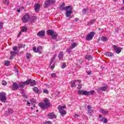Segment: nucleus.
Returning a JSON list of instances; mask_svg holds the SVG:
<instances>
[{"instance_id": "69168bd1", "label": "nucleus", "mask_w": 124, "mask_h": 124, "mask_svg": "<svg viewBox=\"0 0 124 124\" xmlns=\"http://www.w3.org/2000/svg\"><path fill=\"white\" fill-rule=\"evenodd\" d=\"M27 104H28V105L31 104V103H30V102H27Z\"/></svg>"}, {"instance_id": "37998d69", "label": "nucleus", "mask_w": 124, "mask_h": 124, "mask_svg": "<svg viewBox=\"0 0 124 124\" xmlns=\"http://www.w3.org/2000/svg\"><path fill=\"white\" fill-rule=\"evenodd\" d=\"M2 84L3 86H6V85H7V82H6L5 80H3L2 81Z\"/></svg>"}, {"instance_id": "a211bd4d", "label": "nucleus", "mask_w": 124, "mask_h": 124, "mask_svg": "<svg viewBox=\"0 0 124 124\" xmlns=\"http://www.w3.org/2000/svg\"><path fill=\"white\" fill-rule=\"evenodd\" d=\"M25 86H27V84H26V81L20 82L18 85V87L20 89H24Z\"/></svg>"}, {"instance_id": "5fc2aeb1", "label": "nucleus", "mask_w": 124, "mask_h": 124, "mask_svg": "<svg viewBox=\"0 0 124 124\" xmlns=\"http://www.w3.org/2000/svg\"><path fill=\"white\" fill-rule=\"evenodd\" d=\"M21 34H22V32L21 31L19 32L17 35V37H19V36H21Z\"/></svg>"}, {"instance_id": "13d9d810", "label": "nucleus", "mask_w": 124, "mask_h": 124, "mask_svg": "<svg viewBox=\"0 0 124 124\" xmlns=\"http://www.w3.org/2000/svg\"><path fill=\"white\" fill-rule=\"evenodd\" d=\"M79 20V18H76L75 19V21H76V22H78V20Z\"/></svg>"}, {"instance_id": "f03ea898", "label": "nucleus", "mask_w": 124, "mask_h": 124, "mask_svg": "<svg viewBox=\"0 0 124 124\" xmlns=\"http://www.w3.org/2000/svg\"><path fill=\"white\" fill-rule=\"evenodd\" d=\"M78 93L79 95H86V96H89V95H92L94 93V91L92 90L91 91H87L83 90H78Z\"/></svg>"}, {"instance_id": "c85d7f7f", "label": "nucleus", "mask_w": 124, "mask_h": 124, "mask_svg": "<svg viewBox=\"0 0 124 124\" xmlns=\"http://www.w3.org/2000/svg\"><path fill=\"white\" fill-rule=\"evenodd\" d=\"M33 92H34L35 93H39V90H38V88L37 87H34V88H33Z\"/></svg>"}, {"instance_id": "aec40b11", "label": "nucleus", "mask_w": 124, "mask_h": 124, "mask_svg": "<svg viewBox=\"0 0 124 124\" xmlns=\"http://www.w3.org/2000/svg\"><path fill=\"white\" fill-rule=\"evenodd\" d=\"M72 13V10L70 9L69 11H66L65 12V16L67 17H70V15Z\"/></svg>"}, {"instance_id": "20e7f679", "label": "nucleus", "mask_w": 124, "mask_h": 124, "mask_svg": "<svg viewBox=\"0 0 124 124\" xmlns=\"http://www.w3.org/2000/svg\"><path fill=\"white\" fill-rule=\"evenodd\" d=\"M66 108V107L65 106H59L58 107V109L59 111V112L60 113V115L63 117L64 115H66V111L65 110H63V109Z\"/></svg>"}, {"instance_id": "bb28decb", "label": "nucleus", "mask_w": 124, "mask_h": 124, "mask_svg": "<svg viewBox=\"0 0 124 124\" xmlns=\"http://www.w3.org/2000/svg\"><path fill=\"white\" fill-rule=\"evenodd\" d=\"M77 82H78V90H80V89H82V84H81V81L80 80H78Z\"/></svg>"}, {"instance_id": "774afa93", "label": "nucleus", "mask_w": 124, "mask_h": 124, "mask_svg": "<svg viewBox=\"0 0 124 124\" xmlns=\"http://www.w3.org/2000/svg\"><path fill=\"white\" fill-rule=\"evenodd\" d=\"M101 30V29L100 28H99V29H98V30H99V31H100Z\"/></svg>"}, {"instance_id": "c756f323", "label": "nucleus", "mask_w": 124, "mask_h": 124, "mask_svg": "<svg viewBox=\"0 0 124 124\" xmlns=\"http://www.w3.org/2000/svg\"><path fill=\"white\" fill-rule=\"evenodd\" d=\"M27 31H28V28H27L26 26H23L22 27V29L21 30V31H22V32H27Z\"/></svg>"}, {"instance_id": "a878e982", "label": "nucleus", "mask_w": 124, "mask_h": 124, "mask_svg": "<svg viewBox=\"0 0 124 124\" xmlns=\"http://www.w3.org/2000/svg\"><path fill=\"white\" fill-rule=\"evenodd\" d=\"M105 55H106V56H108V57H113V56H114V54H113L112 52H105Z\"/></svg>"}, {"instance_id": "2f4dec72", "label": "nucleus", "mask_w": 124, "mask_h": 124, "mask_svg": "<svg viewBox=\"0 0 124 124\" xmlns=\"http://www.w3.org/2000/svg\"><path fill=\"white\" fill-rule=\"evenodd\" d=\"M57 37H58V34H53V35H51L52 39H57Z\"/></svg>"}, {"instance_id": "de8ad7c7", "label": "nucleus", "mask_w": 124, "mask_h": 124, "mask_svg": "<svg viewBox=\"0 0 124 124\" xmlns=\"http://www.w3.org/2000/svg\"><path fill=\"white\" fill-rule=\"evenodd\" d=\"M44 124H52V122L51 121H46Z\"/></svg>"}, {"instance_id": "603ef678", "label": "nucleus", "mask_w": 124, "mask_h": 124, "mask_svg": "<svg viewBox=\"0 0 124 124\" xmlns=\"http://www.w3.org/2000/svg\"><path fill=\"white\" fill-rule=\"evenodd\" d=\"M50 68L51 69H54V68H55V64H53V65H51V67H50Z\"/></svg>"}, {"instance_id": "1a4fd4ad", "label": "nucleus", "mask_w": 124, "mask_h": 124, "mask_svg": "<svg viewBox=\"0 0 124 124\" xmlns=\"http://www.w3.org/2000/svg\"><path fill=\"white\" fill-rule=\"evenodd\" d=\"M23 23H28L29 20H30V15L29 14H26L21 18Z\"/></svg>"}, {"instance_id": "4468645a", "label": "nucleus", "mask_w": 124, "mask_h": 124, "mask_svg": "<svg viewBox=\"0 0 124 124\" xmlns=\"http://www.w3.org/2000/svg\"><path fill=\"white\" fill-rule=\"evenodd\" d=\"M47 116L49 119H57V116L54 114V112L49 113L47 114Z\"/></svg>"}, {"instance_id": "6e6552de", "label": "nucleus", "mask_w": 124, "mask_h": 124, "mask_svg": "<svg viewBox=\"0 0 124 124\" xmlns=\"http://www.w3.org/2000/svg\"><path fill=\"white\" fill-rule=\"evenodd\" d=\"M94 34H95V32L94 31L90 32V33L88 34L86 37V40H88V41H90V40H92L93 38Z\"/></svg>"}, {"instance_id": "2eb2a0df", "label": "nucleus", "mask_w": 124, "mask_h": 124, "mask_svg": "<svg viewBox=\"0 0 124 124\" xmlns=\"http://www.w3.org/2000/svg\"><path fill=\"white\" fill-rule=\"evenodd\" d=\"M87 108H88V113L89 114V115H92L93 113V110L92 109L93 107L91 106V105H88L87 106Z\"/></svg>"}, {"instance_id": "f8f14e48", "label": "nucleus", "mask_w": 124, "mask_h": 124, "mask_svg": "<svg viewBox=\"0 0 124 124\" xmlns=\"http://www.w3.org/2000/svg\"><path fill=\"white\" fill-rule=\"evenodd\" d=\"M64 5H65V3H62V5H61V8L60 9L61 10H67V9H69L70 7H71V6H68L66 7H64Z\"/></svg>"}, {"instance_id": "39448f33", "label": "nucleus", "mask_w": 124, "mask_h": 124, "mask_svg": "<svg viewBox=\"0 0 124 124\" xmlns=\"http://www.w3.org/2000/svg\"><path fill=\"white\" fill-rule=\"evenodd\" d=\"M0 100L3 103H5V102H6L7 98H6V93H0Z\"/></svg>"}, {"instance_id": "7ed1b4c3", "label": "nucleus", "mask_w": 124, "mask_h": 124, "mask_svg": "<svg viewBox=\"0 0 124 124\" xmlns=\"http://www.w3.org/2000/svg\"><path fill=\"white\" fill-rule=\"evenodd\" d=\"M56 3V0H46L44 3L43 7L44 8H48L49 6Z\"/></svg>"}, {"instance_id": "0eeeda50", "label": "nucleus", "mask_w": 124, "mask_h": 124, "mask_svg": "<svg viewBox=\"0 0 124 124\" xmlns=\"http://www.w3.org/2000/svg\"><path fill=\"white\" fill-rule=\"evenodd\" d=\"M14 51H11L10 54L13 57H16L18 55V46H15L13 47Z\"/></svg>"}, {"instance_id": "cd10ccee", "label": "nucleus", "mask_w": 124, "mask_h": 124, "mask_svg": "<svg viewBox=\"0 0 124 124\" xmlns=\"http://www.w3.org/2000/svg\"><path fill=\"white\" fill-rule=\"evenodd\" d=\"M3 3L5 5H9V0H3Z\"/></svg>"}, {"instance_id": "9b49d317", "label": "nucleus", "mask_w": 124, "mask_h": 124, "mask_svg": "<svg viewBox=\"0 0 124 124\" xmlns=\"http://www.w3.org/2000/svg\"><path fill=\"white\" fill-rule=\"evenodd\" d=\"M112 48L114 50L115 53L116 54H120L122 52V50L118 47V46L116 45L112 46Z\"/></svg>"}, {"instance_id": "9d476101", "label": "nucleus", "mask_w": 124, "mask_h": 124, "mask_svg": "<svg viewBox=\"0 0 124 124\" xmlns=\"http://www.w3.org/2000/svg\"><path fill=\"white\" fill-rule=\"evenodd\" d=\"M33 50L35 53H39L41 54V52L42 51V46H39L37 48L35 47L33 48Z\"/></svg>"}, {"instance_id": "6ab92c4d", "label": "nucleus", "mask_w": 124, "mask_h": 124, "mask_svg": "<svg viewBox=\"0 0 124 124\" xmlns=\"http://www.w3.org/2000/svg\"><path fill=\"white\" fill-rule=\"evenodd\" d=\"M40 9V5L38 4H36L34 6V10L36 12H38Z\"/></svg>"}, {"instance_id": "052dcab7", "label": "nucleus", "mask_w": 124, "mask_h": 124, "mask_svg": "<svg viewBox=\"0 0 124 124\" xmlns=\"http://www.w3.org/2000/svg\"><path fill=\"white\" fill-rule=\"evenodd\" d=\"M120 9V10H124V6L121 7Z\"/></svg>"}, {"instance_id": "09e8293b", "label": "nucleus", "mask_w": 124, "mask_h": 124, "mask_svg": "<svg viewBox=\"0 0 124 124\" xmlns=\"http://www.w3.org/2000/svg\"><path fill=\"white\" fill-rule=\"evenodd\" d=\"M87 73L88 74V75H92V71L89 70L87 71Z\"/></svg>"}, {"instance_id": "e433bc0d", "label": "nucleus", "mask_w": 124, "mask_h": 124, "mask_svg": "<svg viewBox=\"0 0 124 124\" xmlns=\"http://www.w3.org/2000/svg\"><path fill=\"white\" fill-rule=\"evenodd\" d=\"M101 113H102V114H104L105 115H108V111H106V110H103V109H102V110H101Z\"/></svg>"}, {"instance_id": "72a5a7b5", "label": "nucleus", "mask_w": 124, "mask_h": 124, "mask_svg": "<svg viewBox=\"0 0 124 124\" xmlns=\"http://www.w3.org/2000/svg\"><path fill=\"white\" fill-rule=\"evenodd\" d=\"M76 82H77V81L74 80V81L72 82V84H71L72 88H75V87H76V86L75 85Z\"/></svg>"}, {"instance_id": "473e14b6", "label": "nucleus", "mask_w": 124, "mask_h": 124, "mask_svg": "<svg viewBox=\"0 0 124 124\" xmlns=\"http://www.w3.org/2000/svg\"><path fill=\"white\" fill-rule=\"evenodd\" d=\"M77 46V44L76 43H74L73 44L71 45V46H70L71 49H73V48H75Z\"/></svg>"}, {"instance_id": "f3484780", "label": "nucleus", "mask_w": 124, "mask_h": 124, "mask_svg": "<svg viewBox=\"0 0 124 124\" xmlns=\"http://www.w3.org/2000/svg\"><path fill=\"white\" fill-rule=\"evenodd\" d=\"M19 89V85L16 82H13V90L15 91V90H17Z\"/></svg>"}, {"instance_id": "864d4df0", "label": "nucleus", "mask_w": 124, "mask_h": 124, "mask_svg": "<svg viewBox=\"0 0 124 124\" xmlns=\"http://www.w3.org/2000/svg\"><path fill=\"white\" fill-rule=\"evenodd\" d=\"M115 32H119V29L115 28Z\"/></svg>"}, {"instance_id": "4d7b16f0", "label": "nucleus", "mask_w": 124, "mask_h": 124, "mask_svg": "<svg viewBox=\"0 0 124 124\" xmlns=\"http://www.w3.org/2000/svg\"><path fill=\"white\" fill-rule=\"evenodd\" d=\"M14 56H12V55L10 56V60H13V58H14Z\"/></svg>"}, {"instance_id": "ea45409f", "label": "nucleus", "mask_w": 124, "mask_h": 124, "mask_svg": "<svg viewBox=\"0 0 124 124\" xmlns=\"http://www.w3.org/2000/svg\"><path fill=\"white\" fill-rule=\"evenodd\" d=\"M50 75L53 78H56V77H57V74L55 73L51 74Z\"/></svg>"}, {"instance_id": "6e6d98bb", "label": "nucleus", "mask_w": 124, "mask_h": 124, "mask_svg": "<svg viewBox=\"0 0 124 124\" xmlns=\"http://www.w3.org/2000/svg\"><path fill=\"white\" fill-rule=\"evenodd\" d=\"M22 96H23V97H25L26 98H28L26 94H22Z\"/></svg>"}, {"instance_id": "bf43d9fd", "label": "nucleus", "mask_w": 124, "mask_h": 124, "mask_svg": "<svg viewBox=\"0 0 124 124\" xmlns=\"http://www.w3.org/2000/svg\"><path fill=\"white\" fill-rule=\"evenodd\" d=\"M78 116H79V115H78V114H75V115H74V117H75V118H78Z\"/></svg>"}, {"instance_id": "338daca9", "label": "nucleus", "mask_w": 124, "mask_h": 124, "mask_svg": "<svg viewBox=\"0 0 124 124\" xmlns=\"http://www.w3.org/2000/svg\"><path fill=\"white\" fill-rule=\"evenodd\" d=\"M113 0V1H115V2L118 1V0Z\"/></svg>"}, {"instance_id": "423d86ee", "label": "nucleus", "mask_w": 124, "mask_h": 124, "mask_svg": "<svg viewBox=\"0 0 124 124\" xmlns=\"http://www.w3.org/2000/svg\"><path fill=\"white\" fill-rule=\"evenodd\" d=\"M25 83L27 86L30 85L31 87H33L36 85V81L33 79H29L25 81Z\"/></svg>"}, {"instance_id": "49530a36", "label": "nucleus", "mask_w": 124, "mask_h": 124, "mask_svg": "<svg viewBox=\"0 0 124 124\" xmlns=\"http://www.w3.org/2000/svg\"><path fill=\"white\" fill-rule=\"evenodd\" d=\"M66 51H67L68 54H70V53H71V49H70V48H67L66 49Z\"/></svg>"}, {"instance_id": "7c9ffc66", "label": "nucleus", "mask_w": 124, "mask_h": 124, "mask_svg": "<svg viewBox=\"0 0 124 124\" xmlns=\"http://www.w3.org/2000/svg\"><path fill=\"white\" fill-rule=\"evenodd\" d=\"M30 102L32 104H33V105H34V104H35L36 103V101L35 100V99H34V98H32L30 100Z\"/></svg>"}, {"instance_id": "393cba45", "label": "nucleus", "mask_w": 124, "mask_h": 124, "mask_svg": "<svg viewBox=\"0 0 124 124\" xmlns=\"http://www.w3.org/2000/svg\"><path fill=\"white\" fill-rule=\"evenodd\" d=\"M107 90V86H103L99 88H98V91H103V92H105Z\"/></svg>"}, {"instance_id": "c03bdc74", "label": "nucleus", "mask_w": 124, "mask_h": 124, "mask_svg": "<svg viewBox=\"0 0 124 124\" xmlns=\"http://www.w3.org/2000/svg\"><path fill=\"white\" fill-rule=\"evenodd\" d=\"M66 67V63H63L62 66V68H65Z\"/></svg>"}, {"instance_id": "e2e57ef3", "label": "nucleus", "mask_w": 124, "mask_h": 124, "mask_svg": "<svg viewBox=\"0 0 124 124\" xmlns=\"http://www.w3.org/2000/svg\"><path fill=\"white\" fill-rule=\"evenodd\" d=\"M99 118H102V115H99Z\"/></svg>"}, {"instance_id": "f257e3e1", "label": "nucleus", "mask_w": 124, "mask_h": 124, "mask_svg": "<svg viewBox=\"0 0 124 124\" xmlns=\"http://www.w3.org/2000/svg\"><path fill=\"white\" fill-rule=\"evenodd\" d=\"M44 102L45 103H40L39 104V106L42 108V109H46L48 108V107H50V106H51V103L49 102V99L47 98L44 100Z\"/></svg>"}, {"instance_id": "ddd939ff", "label": "nucleus", "mask_w": 124, "mask_h": 124, "mask_svg": "<svg viewBox=\"0 0 124 124\" xmlns=\"http://www.w3.org/2000/svg\"><path fill=\"white\" fill-rule=\"evenodd\" d=\"M37 36H39V37H43V36H45V31L44 30H41L39 31L37 34Z\"/></svg>"}, {"instance_id": "680f3d73", "label": "nucleus", "mask_w": 124, "mask_h": 124, "mask_svg": "<svg viewBox=\"0 0 124 124\" xmlns=\"http://www.w3.org/2000/svg\"><path fill=\"white\" fill-rule=\"evenodd\" d=\"M17 12L20 13L21 12V9H18L17 10Z\"/></svg>"}, {"instance_id": "0e129e2a", "label": "nucleus", "mask_w": 124, "mask_h": 124, "mask_svg": "<svg viewBox=\"0 0 124 124\" xmlns=\"http://www.w3.org/2000/svg\"><path fill=\"white\" fill-rule=\"evenodd\" d=\"M103 119H104V118H102V119L100 120V122H103Z\"/></svg>"}, {"instance_id": "f704fd0d", "label": "nucleus", "mask_w": 124, "mask_h": 124, "mask_svg": "<svg viewBox=\"0 0 124 124\" xmlns=\"http://www.w3.org/2000/svg\"><path fill=\"white\" fill-rule=\"evenodd\" d=\"M4 64L6 66H9V64H10V62L8 61H5Z\"/></svg>"}, {"instance_id": "dca6fc26", "label": "nucleus", "mask_w": 124, "mask_h": 124, "mask_svg": "<svg viewBox=\"0 0 124 124\" xmlns=\"http://www.w3.org/2000/svg\"><path fill=\"white\" fill-rule=\"evenodd\" d=\"M63 51H61L58 55V58L60 61H63Z\"/></svg>"}, {"instance_id": "a19ab883", "label": "nucleus", "mask_w": 124, "mask_h": 124, "mask_svg": "<svg viewBox=\"0 0 124 124\" xmlns=\"http://www.w3.org/2000/svg\"><path fill=\"white\" fill-rule=\"evenodd\" d=\"M3 27V22H0V31L2 30V27Z\"/></svg>"}, {"instance_id": "c9c22d12", "label": "nucleus", "mask_w": 124, "mask_h": 124, "mask_svg": "<svg viewBox=\"0 0 124 124\" xmlns=\"http://www.w3.org/2000/svg\"><path fill=\"white\" fill-rule=\"evenodd\" d=\"M96 19H92L91 21L89 22V25H93V24L94 23V22H95Z\"/></svg>"}, {"instance_id": "4be33fe9", "label": "nucleus", "mask_w": 124, "mask_h": 124, "mask_svg": "<svg viewBox=\"0 0 124 124\" xmlns=\"http://www.w3.org/2000/svg\"><path fill=\"white\" fill-rule=\"evenodd\" d=\"M56 58H57V54H54L52 57V58L51 59V60L50 61V62L49 63V65L50 66H51V64H52L53 63V62H54V61H55V60L56 59Z\"/></svg>"}, {"instance_id": "58836bf2", "label": "nucleus", "mask_w": 124, "mask_h": 124, "mask_svg": "<svg viewBox=\"0 0 124 124\" xmlns=\"http://www.w3.org/2000/svg\"><path fill=\"white\" fill-rule=\"evenodd\" d=\"M101 40H102V41L105 42V41H107V40H108V39L106 37L102 36L101 38Z\"/></svg>"}, {"instance_id": "a18cd8bd", "label": "nucleus", "mask_w": 124, "mask_h": 124, "mask_svg": "<svg viewBox=\"0 0 124 124\" xmlns=\"http://www.w3.org/2000/svg\"><path fill=\"white\" fill-rule=\"evenodd\" d=\"M43 93H49V91H48V90L46 89L43 90Z\"/></svg>"}, {"instance_id": "b1692460", "label": "nucleus", "mask_w": 124, "mask_h": 124, "mask_svg": "<svg viewBox=\"0 0 124 124\" xmlns=\"http://www.w3.org/2000/svg\"><path fill=\"white\" fill-rule=\"evenodd\" d=\"M89 11V7H87L85 8L82 9V14L86 15L87 14V12Z\"/></svg>"}, {"instance_id": "79ce46f5", "label": "nucleus", "mask_w": 124, "mask_h": 124, "mask_svg": "<svg viewBox=\"0 0 124 124\" xmlns=\"http://www.w3.org/2000/svg\"><path fill=\"white\" fill-rule=\"evenodd\" d=\"M8 112L9 114H12L13 113V110H12V109L11 108H8Z\"/></svg>"}, {"instance_id": "8fccbe9b", "label": "nucleus", "mask_w": 124, "mask_h": 124, "mask_svg": "<svg viewBox=\"0 0 124 124\" xmlns=\"http://www.w3.org/2000/svg\"><path fill=\"white\" fill-rule=\"evenodd\" d=\"M108 122V120H107V119L105 118L104 120V124H107Z\"/></svg>"}, {"instance_id": "5701e85b", "label": "nucleus", "mask_w": 124, "mask_h": 124, "mask_svg": "<svg viewBox=\"0 0 124 124\" xmlns=\"http://www.w3.org/2000/svg\"><path fill=\"white\" fill-rule=\"evenodd\" d=\"M85 59L88 61H92L93 60V56L87 54L85 56Z\"/></svg>"}, {"instance_id": "412c9836", "label": "nucleus", "mask_w": 124, "mask_h": 124, "mask_svg": "<svg viewBox=\"0 0 124 124\" xmlns=\"http://www.w3.org/2000/svg\"><path fill=\"white\" fill-rule=\"evenodd\" d=\"M46 32L48 34L51 35V36H52V35H53L55 33V31H54V30H48Z\"/></svg>"}, {"instance_id": "3c124183", "label": "nucleus", "mask_w": 124, "mask_h": 124, "mask_svg": "<svg viewBox=\"0 0 124 124\" xmlns=\"http://www.w3.org/2000/svg\"><path fill=\"white\" fill-rule=\"evenodd\" d=\"M18 48H22L23 47V45L22 44H18Z\"/></svg>"}, {"instance_id": "4c0bfd02", "label": "nucleus", "mask_w": 124, "mask_h": 124, "mask_svg": "<svg viewBox=\"0 0 124 124\" xmlns=\"http://www.w3.org/2000/svg\"><path fill=\"white\" fill-rule=\"evenodd\" d=\"M26 56L27 60H29V59H31V55L30 53H27Z\"/></svg>"}]
</instances>
